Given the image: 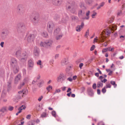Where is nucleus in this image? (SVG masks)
I'll use <instances>...</instances> for the list:
<instances>
[{"label": "nucleus", "mask_w": 125, "mask_h": 125, "mask_svg": "<svg viewBox=\"0 0 125 125\" xmlns=\"http://www.w3.org/2000/svg\"><path fill=\"white\" fill-rule=\"evenodd\" d=\"M30 19L34 24L38 23L40 21V16L37 13H33L30 16Z\"/></svg>", "instance_id": "nucleus-1"}, {"label": "nucleus", "mask_w": 125, "mask_h": 125, "mask_svg": "<svg viewBox=\"0 0 125 125\" xmlns=\"http://www.w3.org/2000/svg\"><path fill=\"white\" fill-rule=\"evenodd\" d=\"M54 27V25L53 22L52 21H49L47 23V29L48 32L52 33Z\"/></svg>", "instance_id": "nucleus-2"}, {"label": "nucleus", "mask_w": 125, "mask_h": 125, "mask_svg": "<svg viewBox=\"0 0 125 125\" xmlns=\"http://www.w3.org/2000/svg\"><path fill=\"white\" fill-rule=\"evenodd\" d=\"M17 29L18 32L21 33L23 31V23L22 22H20L17 24Z\"/></svg>", "instance_id": "nucleus-3"}, {"label": "nucleus", "mask_w": 125, "mask_h": 125, "mask_svg": "<svg viewBox=\"0 0 125 125\" xmlns=\"http://www.w3.org/2000/svg\"><path fill=\"white\" fill-rule=\"evenodd\" d=\"M76 6L74 5H71L67 7V9L68 10L73 14L76 13Z\"/></svg>", "instance_id": "nucleus-4"}, {"label": "nucleus", "mask_w": 125, "mask_h": 125, "mask_svg": "<svg viewBox=\"0 0 125 125\" xmlns=\"http://www.w3.org/2000/svg\"><path fill=\"white\" fill-rule=\"evenodd\" d=\"M33 55L35 57H38L40 54V50L38 47L35 46L33 50Z\"/></svg>", "instance_id": "nucleus-5"}, {"label": "nucleus", "mask_w": 125, "mask_h": 125, "mask_svg": "<svg viewBox=\"0 0 125 125\" xmlns=\"http://www.w3.org/2000/svg\"><path fill=\"white\" fill-rule=\"evenodd\" d=\"M34 62L33 60L29 59L28 61L27 69L29 70H31L33 68Z\"/></svg>", "instance_id": "nucleus-6"}, {"label": "nucleus", "mask_w": 125, "mask_h": 125, "mask_svg": "<svg viewBox=\"0 0 125 125\" xmlns=\"http://www.w3.org/2000/svg\"><path fill=\"white\" fill-rule=\"evenodd\" d=\"M23 4H20L19 5L17 8V11L19 14H23Z\"/></svg>", "instance_id": "nucleus-7"}, {"label": "nucleus", "mask_w": 125, "mask_h": 125, "mask_svg": "<svg viewBox=\"0 0 125 125\" xmlns=\"http://www.w3.org/2000/svg\"><path fill=\"white\" fill-rule=\"evenodd\" d=\"M66 76L63 73H61L57 78V81L58 82H62L66 79Z\"/></svg>", "instance_id": "nucleus-8"}, {"label": "nucleus", "mask_w": 125, "mask_h": 125, "mask_svg": "<svg viewBox=\"0 0 125 125\" xmlns=\"http://www.w3.org/2000/svg\"><path fill=\"white\" fill-rule=\"evenodd\" d=\"M16 55L21 61L23 62V55L22 54H21L20 51L18 50L17 51L16 53Z\"/></svg>", "instance_id": "nucleus-9"}, {"label": "nucleus", "mask_w": 125, "mask_h": 125, "mask_svg": "<svg viewBox=\"0 0 125 125\" xmlns=\"http://www.w3.org/2000/svg\"><path fill=\"white\" fill-rule=\"evenodd\" d=\"M35 36L33 34H30L27 37V40L29 42H33L35 38Z\"/></svg>", "instance_id": "nucleus-10"}, {"label": "nucleus", "mask_w": 125, "mask_h": 125, "mask_svg": "<svg viewBox=\"0 0 125 125\" xmlns=\"http://www.w3.org/2000/svg\"><path fill=\"white\" fill-rule=\"evenodd\" d=\"M68 63V58L66 57L63 59L61 62V64L62 66L66 65Z\"/></svg>", "instance_id": "nucleus-11"}, {"label": "nucleus", "mask_w": 125, "mask_h": 125, "mask_svg": "<svg viewBox=\"0 0 125 125\" xmlns=\"http://www.w3.org/2000/svg\"><path fill=\"white\" fill-rule=\"evenodd\" d=\"M62 0H52V3L55 5L60 6L61 4Z\"/></svg>", "instance_id": "nucleus-12"}, {"label": "nucleus", "mask_w": 125, "mask_h": 125, "mask_svg": "<svg viewBox=\"0 0 125 125\" xmlns=\"http://www.w3.org/2000/svg\"><path fill=\"white\" fill-rule=\"evenodd\" d=\"M10 64L12 67L17 66H16L17 65V60L14 58H11Z\"/></svg>", "instance_id": "nucleus-13"}, {"label": "nucleus", "mask_w": 125, "mask_h": 125, "mask_svg": "<svg viewBox=\"0 0 125 125\" xmlns=\"http://www.w3.org/2000/svg\"><path fill=\"white\" fill-rule=\"evenodd\" d=\"M84 24L83 22L81 23V25H78L76 28V30L77 32H80L84 26Z\"/></svg>", "instance_id": "nucleus-14"}, {"label": "nucleus", "mask_w": 125, "mask_h": 125, "mask_svg": "<svg viewBox=\"0 0 125 125\" xmlns=\"http://www.w3.org/2000/svg\"><path fill=\"white\" fill-rule=\"evenodd\" d=\"M21 78V75L20 74H19L15 77V80L14 83L15 84H17L18 82L20 81Z\"/></svg>", "instance_id": "nucleus-15"}, {"label": "nucleus", "mask_w": 125, "mask_h": 125, "mask_svg": "<svg viewBox=\"0 0 125 125\" xmlns=\"http://www.w3.org/2000/svg\"><path fill=\"white\" fill-rule=\"evenodd\" d=\"M87 92L88 94L91 96H92L94 95V93L93 90L90 88L88 89Z\"/></svg>", "instance_id": "nucleus-16"}, {"label": "nucleus", "mask_w": 125, "mask_h": 125, "mask_svg": "<svg viewBox=\"0 0 125 125\" xmlns=\"http://www.w3.org/2000/svg\"><path fill=\"white\" fill-rule=\"evenodd\" d=\"M53 42L51 40H47L45 41V43L47 47H50L51 46Z\"/></svg>", "instance_id": "nucleus-17"}, {"label": "nucleus", "mask_w": 125, "mask_h": 125, "mask_svg": "<svg viewBox=\"0 0 125 125\" xmlns=\"http://www.w3.org/2000/svg\"><path fill=\"white\" fill-rule=\"evenodd\" d=\"M1 32L2 33V34H3L7 36L9 33V31L7 29L5 28L2 30Z\"/></svg>", "instance_id": "nucleus-18"}, {"label": "nucleus", "mask_w": 125, "mask_h": 125, "mask_svg": "<svg viewBox=\"0 0 125 125\" xmlns=\"http://www.w3.org/2000/svg\"><path fill=\"white\" fill-rule=\"evenodd\" d=\"M62 33L60 29L59 28H57L55 31L54 33V35Z\"/></svg>", "instance_id": "nucleus-19"}, {"label": "nucleus", "mask_w": 125, "mask_h": 125, "mask_svg": "<svg viewBox=\"0 0 125 125\" xmlns=\"http://www.w3.org/2000/svg\"><path fill=\"white\" fill-rule=\"evenodd\" d=\"M17 66L12 67L13 68V72L15 73H18L19 70V68L17 65Z\"/></svg>", "instance_id": "nucleus-20"}, {"label": "nucleus", "mask_w": 125, "mask_h": 125, "mask_svg": "<svg viewBox=\"0 0 125 125\" xmlns=\"http://www.w3.org/2000/svg\"><path fill=\"white\" fill-rule=\"evenodd\" d=\"M56 39L57 40H59L61 39L62 37V33L54 35Z\"/></svg>", "instance_id": "nucleus-21"}, {"label": "nucleus", "mask_w": 125, "mask_h": 125, "mask_svg": "<svg viewBox=\"0 0 125 125\" xmlns=\"http://www.w3.org/2000/svg\"><path fill=\"white\" fill-rule=\"evenodd\" d=\"M42 35L44 37H46L48 36V34L47 32L45 31H43L42 32Z\"/></svg>", "instance_id": "nucleus-22"}, {"label": "nucleus", "mask_w": 125, "mask_h": 125, "mask_svg": "<svg viewBox=\"0 0 125 125\" xmlns=\"http://www.w3.org/2000/svg\"><path fill=\"white\" fill-rule=\"evenodd\" d=\"M90 13V11H88L86 13V16L87 17L85 18H83L82 19L83 20L84 19H86V20H88L89 19V14Z\"/></svg>", "instance_id": "nucleus-23"}, {"label": "nucleus", "mask_w": 125, "mask_h": 125, "mask_svg": "<svg viewBox=\"0 0 125 125\" xmlns=\"http://www.w3.org/2000/svg\"><path fill=\"white\" fill-rule=\"evenodd\" d=\"M103 86V83L101 81L98 82L97 84V87L98 88L102 87Z\"/></svg>", "instance_id": "nucleus-24"}, {"label": "nucleus", "mask_w": 125, "mask_h": 125, "mask_svg": "<svg viewBox=\"0 0 125 125\" xmlns=\"http://www.w3.org/2000/svg\"><path fill=\"white\" fill-rule=\"evenodd\" d=\"M84 12H83L82 11V10H80L79 11L78 13L79 16L80 18H81L84 14Z\"/></svg>", "instance_id": "nucleus-25"}, {"label": "nucleus", "mask_w": 125, "mask_h": 125, "mask_svg": "<svg viewBox=\"0 0 125 125\" xmlns=\"http://www.w3.org/2000/svg\"><path fill=\"white\" fill-rule=\"evenodd\" d=\"M37 65H40V68H42L43 67V66L42 64V61L41 60H38L37 62Z\"/></svg>", "instance_id": "nucleus-26"}, {"label": "nucleus", "mask_w": 125, "mask_h": 125, "mask_svg": "<svg viewBox=\"0 0 125 125\" xmlns=\"http://www.w3.org/2000/svg\"><path fill=\"white\" fill-rule=\"evenodd\" d=\"M23 105H22L21 107H20V108L18 109L19 111L16 114V115H17L19 113H20L21 112V110L23 109Z\"/></svg>", "instance_id": "nucleus-27"}, {"label": "nucleus", "mask_w": 125, "mask_h": 125, "mask_svg": "<svg viewBox=\"0 0 125 125\" xmlns=\"http://www.w3.org/2000/svg\"><path fill=\"white\" fill-rule=\"evenodd\" d=\"M5 76L4 71L3 70L0 71V77H3Z\"/></svg>", "instance_id": "nucleus-28"}, {"label": "nucleus", "mask_w": 125, "mask_h": 125, "mask_svg": "<svg viewBox=\"0 0 125 125\" xmlns=\"http://www.w3.org/2000/svg\"><path fill=\"white\" fill-rule=\"evenodd\" d=\"M40 45L41 47H46V44L45 43V41L44 42H41L40 43Z\"/></svg>", "instance_id": "nucleus-29"}, {"label": "nucleus", "mask_w": 125, "mask_h": 125, "mask_svg": "<svg viewBox=\"0 0 125 125\" xmlns=\"http://www.w3.org/2000/svg\"><path fill=\"white\" fill-rule=\"evenodd\" d=\"M66 21L65 18H62L61 19L59 23H65Z\"/></svg>", "instance_id": "nucleus-30"}, {"label": "nucleus", "mask_w": 125, "mask_h": 125, "mask_svg": "<svg viewBox=\"0 0 125 125\" xmlns=\"http://www.w3.org/2000/svg\"><path fill=\"white\" fill-rule=\"evenodd\" d=\"M7 36L6 35H5L2 34V33L1 32L0 33V36L2 39H5L7 37Z\"/></svg>", "instance_id": "nucleus-31"}, {"label": "nucleus", "mask_w": 125, "mask_h": 125, "mask_svg": "<svg viewBox=\"0 0 125 125\" xmlns=\"http://www.w3.org/2000/svg\"><path fill=\"white\" fill-rule=\"evenodd\" d=\"M35 123V121L32 120L29 122L28 123V125H34Z\"/></svg>", "instance_id": "nucleus-32"}, {"label": "nucleus", "mask_w": 125, "mask_h": 125, "mask_svg": "<svg viewBox=\"0 0 125 125\" xmlns=\"http://www.w3.org/2000/svg\"><path fill=\"white\" fill-rule=\"evenodd\" d=\"M89 30L88 29L85 32V33L84 35L85 37L86 38H87L89 35Z\"/></svg>", "instance_id": "nucleus-33"}, {"label": "nucleus", "mask_w": 125, "mask_h": 125, "mask_svg": "<svg viewBox=\"0 0 125 125\" xmlns=\"http://www.w3.org/2000/svg\"><path fill=\"white\" fill-rule=\"evenodd\" d=\"M8 83V91H9L11 88V82H9Z\"/></svg>", "instance_id": "nucleus-34"}, {"label": "nucleus", "mask_w": 125, "mask_h": 125, "mask_svg": "<svg viewBox=\"0 0 125 125\" xmlns=\"http://www.w3.org/2000/svg\"><path fill=\"white\" fill-rule=\"evenodd\" d=\"M44 83V81L42 80L38 84V85L39 87H41L42 86H43Z\"/></svg>", "instance_id": "nucleus-35"}, {"label": "nucleus", "mask_w": 125, "mask_h": 125, "mask_svg": "<svg viewBox=\"0 0 125 125\" xmlns=\"http://www.w3.org/2000/svg\"><path fill=\"white\" fill-rule=\"evenodd\" d=\"M92 12L93 14L92 16V18H95V17H94V16L97 15V13L95 12L94 10Z\"/></svg>", "instance_id": "nucleus-36"}, {"label": "nucleus", "mask_w": 125, "mask_h": 125, "mask_svg": "<svg viewBox=\"0 0 125 125\" xmlns=\"http://www.w3.org/2000/svg\"><path fill=\"white\" fill-rule=\"evenodd\" d=\"M47 115L46 113L44 112L41 115V117L42 118L45 117L47 116Z\"/></svg>", "instance_id": "nucleus-37"}, {"label": "nucleus", "mask_w": 125, "mask_h": 125, "mask_svg": "<svg viewBox=\"0 0 125 125\" xmlns=\"http://www.w3.org/2000/svg\"><path fill=\"white\" fill-rule=\"evenodd\" d=\"M115 87H116L117 86V84H115V82L113 81H111L110 82Z\"/></svg>", "instance_id": "nucleus-38"}, {"label": "nucleus", "mask_w": 125, "mask_h": 125, "mask_svg": "<svg viewBox=\"0 0 125 125\" xmlns=\"http://www.w3.org/2000/svg\"><path fill=\"white\" fill-rule=\"evenodd\" d=\"M6 111V107H4L1 108L0 110V111L4 113Z\"/></svg>", "instance_id": "nucleus-39"}, {"label": "nucleus", "mask_w": 125, "mask_h": 125, "mask_svg": "<svg viewBox=\"0 0 125 125\" xmlns=\"http://www.w3.org/2000/svg\"><path fill=\"white\" fill-rule=\"evenodd\" d=\"M52 89V87L50 85L49 86H48L46 88L47 90L48 91V92H49Z\"/></svg>", "instance_id": "nucleus-40"}, {"label": "nucleus", "mask_w": 125, "mask_h": 125, "mask_svg": "<svg viewBox=\"0 0 125 125\" xmlns=\"http://www.w3.org/2000/svg\"><path fill=\"white\" fill-rule=\"evenodd\" d=\"M52 114L53 116L54 117H56V113L55 111H53L52 112Z\"/></svg>", "instance_id": "nucleus-41"}, {"label": "nucleus", "mask_w": 125, "mask_h": 125, "mask_svg": "<svg viewBox=\"0 0 125 125\" xmlns=\"http://www.w3.org/2000/svg\"><path fill=\"white\" fill-rule=\"evenodd\" d=\"M106 87H105L103 88L102 89V92L103 93H105L106 91V90L105 89Z\"/></svg>", "instance_id": "nucleus-42"}, {"label": "nucleus", "mask_w": 125, "mask_h": 125, "mask_svg": "<svg viewBox=\"0 0 125 125\" xmlns=\"http://www.w3.org/2000/svg\"><path fill=\"white\" fill-rule=\"evenodd\" d=\"M28 53L25 52V53H24V56L25 57V58H27L28 56Z\"/></svg>", "instance_id": "nucleus-43"}, {"label": "nucleus", "mask_w": 125, "mask_h": 125, "mask_svg": "<svg viewBox=\"0 0 125 125\" xmlns=\"http://www.w3.org/2000/svg\"><path fill=\"white\" fill-rule=\"evenodd\" d=\"M108 48H106L104 49H103V50L102 51V52H107L108 50Z\"/></svg>", "instance_id": "nucleus-44"}, {"label": "nucleus", "mask_w": 125, "mask_h": 125, "mask_svg": "<svg viewBox=\"0 0 125 125\" xmlns=\"http://www.w3.org/2000/svg\"><path fill=\"white\" fill-rule=\"evenodd\" d=\"M111 33V31H110L108 30L105 32L106 34L107 35H109Z\"/></svg>", "instance_id": "nucleus-45"}, {"label": "nucleus", "mask_w": 125, "mask_h": 125, "mask_svg": "<svg viewBox=\"0 0 125 125\" xmlns=\"http://www.w3.org/2000/svg\"><path fill=\"white\" fill-rule=\"evenodd\" d=\"M28 93V91L27 89H25L24 90V95H26Z\"/></svg>", "instance_id": "nucleus-46"}, {"label": "nucleus", "mask_w": 125, "mask_h": 125, "mask_svg": "<svg viewBox=\"0 0 125 125\" xmlns=\"http://www.w3.org/2000/svg\"><path fill=\"white\" fill-rule=\"evenodd\" d=\"M54 18L55 19L58 20L59 18V16L58 15H55Z\"/></svg>", "instance_id": "nucleus-47"}, {"label": "nucleus", "mask_w": 125, "mask_h": 125, "mask_svg": "<svg viewBox=\"0 0 125 125\" xmlns=\"http://www.w3.org/2000/svg\"><path fill=\"white\" fill-rule=\"evenodd\" d=\"M93 88L94 89H95L96 88V84L95 83H94L93 84L92 86Z\"/></svg>", "instance_id": "nucleus-48"}, {"label": "nucleus", "mask_w": 125, "mask_h": 125, "mask_svg": "<svg viewBox=\"0 0 125 125\" xmlns=\"http://www.w3.org/2000/svg\"><path fill=\"white\" fill-rule=\"evenodd\" d=\"M72 65H70L68 66L66 68V70L67 71H68L70 70V69L72 67Z\"/></svg>", "instance_id": "nucleus-49"}, {"label": "nucleus", "mask_w": 125, "mask_h": 125, "mask_svg": "<svg viewBox=\"0 0 125 125\" xmlns=\"http://www.w3.org/2000/svg\"><path fill=\"white\" fill-rule=\"evenodd\" d=\"M67 81H68L71 82L72 81L73 79L71 77H70L67 78Z\"/></svg>", "instance_id": "nucleus-50"}, {"label": "nucleus", "mask_w": 125, "mask_h": 125, "mask_svg": "<svg viewBox=\"0 0 125 125\" xmlns=\"http://www.w3.org/2000/svg\"><path fill=\"white\" fill-rule=\"evenodd\" d=\"M95 48V46L94 45H93L91 47V48L90 49V51H93Z\"/></svg>", "instance_id": "nucleus-51"}, {"label": "nucleus", "mask_w": 125, "mask_h": 125, "mask_svg": "<svg viewBox=\"0 0 125 125\" xmlns=\"http://www.w3.org/2000/svg\"><path fill=\"white\" fill-rule=\"evenodd\" d=\"M31 116V115H27L26 118L28 119H30Z\"/></svg>", "instance_id": "nucleus-52"}, {"label": "nucleus", "mask_w": 125, "mask_h": 125, "mask_svg": "<svg viewBox=\"0 0 125 125\" xmlns=\"http://www.w3.org/2000/svg\"><path fill=\"white\" fill-rule=\"evenodd\" d=\"M29 80V78H25L24 80V82L27 83Z\"/></svg>", "instance_id": "nucleus-53"}, {"label": "nucleus", "mask_w": 125, "mask_h": 125, "mask_svg": "<svg viewBox=\"0 0 125 125\" xmlns=\"http://www.w3.org/2000/svg\"><path fill=\"white\" fill-rule=\"evenodd\" d=\"M13 109V107L12 106H10L8 108V110L10 111H12Z\"/></svg>", "instance_id": "nucleus-54"}, {"label": "nucleus", "mask_w": 125, "mask_h": 125, "mask_svg": "<svg viewBox=\"0 0 125 125\" xmlns=\"http://www.w3.org/2000/svg\"><path fill=\"white\" fill-rule=\"evenodd\" d=\"M72 20H74L76 19V17L74 16H72L71 17Z\"/></svg>", "instance_id": "nucleus-55"}, {"label": "nucleus", "mask_w": 125, "mask_h": 125, "mask_svg": "<svg viewBox=\"0 0 125 125\" xmlns=\"http://www.w3.org/2000/svg\"><path fill=\"white\" fill-rule=\"evenodd\" d=\"M111 87V85L110 83H108L106 84V88H110Z\"/></svg>", "instance_id": "nucleus-56"}, {"label": "nucleus", "mask_w": 125, "mask_h": 125, "mask_svg": "<svg viewBox=\"0 0 125 125\" xmlns=\"http://www.w3.org/2000/svg\"><path fill=\"white\" fill-rule=\"evenodd\" d=\"M61 91L59 89L56 90L55 91V92L53 93V94H55V93H59Z\"/></svg>", "instance_id": "nucleus-57"}, {"label": "nucleus", "mask_w": 125, "mask_h": 125, "mask_svg": "<svg viewBox=\"0 0 125 125\" xmlns=\"http://www.w3.org/2000/svg\"><path fill=\"white\" fill-rule=\"evenodd\" d=\"M43 97L42 96H40L38 99V100L39 101H41L42 99L43 98Z\"/></svg>", "instance_id": "nucleus-58"}, {"label": "nucleus", "mask_w": 125, "mask_h": 125, "mask_svg": "<svg viewBox=\"0 0 125 125\" xmlns=\"http://www.w3.org/2000/svg\"><path fill=\"white\" fill-rule=\"evenodd\" d=\"M97 125H104V124L103 122H99Z\"/></svg>", "instance_id": "nucleus-59"}, {"label": "nucleus", "mask_w": 125, "mask_h": 125, "mask_svg": "<svg viewBox=\"0 0 125 125\" xmlns=\"http://www.w3.org/2000/svg\"><path fill=\"white\" fill-rule=\"evenodd\" d=\"M105 3L104 2H102L100 4V6L101 7H103Z\"/></svg>", "instance_id": "nucleus-60"}, {"label": "nucleus", "mask_w": 125, "mask_h": 125, "mask_svg": "<svg viewBox=\"0 0 125 125\" xmlns=\"http://www.w3.org/2000/svg\"><path fill=\"white\" fill-rule=\"evenodd\" d=\"M83 63H81L79 64V67L81 69L82 68V67L83 66Z\"/></svg>", "instance_id": "nucleus-61"}, {"label": "nucleus", "mask_w": 125, "mask_h": 125, "mask_svg": "<svg viewBox=\"0 0 125 125\" xmlns=\"http://www.w3.org/2000/svg\"><path fill=\"white\" fill-rule=\"evenodd\" d=\"M110 47H109L108 48V50L109 51H114V48L113 47L111 49H110Z\"/></svg>", "instance_id": "nucleus-62"}, {"label": "nucleus", "mask_w": 125, "mask_h": 125, "mask_svg": "<svg viewBox=\"0 0 125 125\" xmlns=\"http://www.w3.org/2000/svg\"><path fill=\"white\" fill-rule=\"evenodd\" d=\"M122 11H119L117 13V15L118 16H120L121 14Z\"/></svg>", "instance_id": "nucleus-63"}, {"label": "nucleus", "mask_w": 125, "mask_h": 125, "mask_svg": "<svg viewBox=\"0 0 125 125\" xmlns=\"http://www.w3.org/2000/svg\"><path fill=\"white\" fill-rule=\"evenodd\" d=\"M113 73V71H111L109 72V73H108V75H111L112 74V73Z\"/></svg>", "instance_id": "nucleus-64"}]
</instances>
